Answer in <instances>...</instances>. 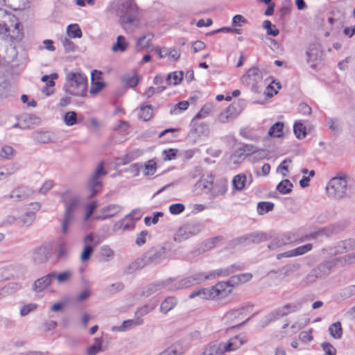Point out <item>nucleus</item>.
<instances>
[{
    "mask_svg": "<svg viewBox=\"0 0 355 355\" xmlns=\"http://www.w3.org/2000/svg\"><path fill=\"white\" fill-rule=\"evenodd\" d=\"M183 71H174L169 73L165 78L166 83L168 85H177L181 83L183 79Z\"/></svg>",
    "mask_w": 355,
    "mask_h": 355,
    "instance_id": "31",
    "label": "nucleus"
},
{
    "mask_svg": "<svg viewBox=\"0 0 355 355\" xmlns=\"http://www.w3.org/2000/svg\"><path fill=\"white\" fill-rule=\"evenodd\" d=\"M200 297L204 300H214L215 296L211 288H200Z\"/></svg>",
    "mask_w": 355,
    "mask_h": 355,
    "instance_id": "61",
    "label": "nucleus"
},
{
    "mask_svg": "<svg viewBox=\"0 0 355 355\" xmlns=\"http://www.w3.org/2000/svg\"><path fill=\"white\" fill-rule=\"evenodd\" d=\"M107 174L103 163H100L87 181V188L91 191L90 197H94L101 189L103 187L101 178Z\"/></svg>",
    "mask_w": 355,
    "mask_h": 355,
    "instance_id": "5",
    "label": "nucleus"
},
{
    "mask_svg": "<svg viewBox=\"0 0 355 355\" xmlns=\"http://www.w3.org/2000/svg\"><path fill=\"white\" fill-rule=\"evenodd\" d=\"M61 198L65 204V210L73 211L80 202V198L77 195L71 193L70 190H66L61 195Z\"/></svg>",
    "mask_w": 355,
    "mask_h": 355,
    "instance_id": "13",
    "label": "nucleus"
},
{
    "mask_svg": "<svg viewBox=\"0 0 355 355\" xmlns=\"http://www.w3.org/2000/svg\"><path fill=\"white\" fill-rule=\"evenodd\" d=\"M240 113L236 105L231 104L226 107L218 116V121L220 123H227L236 118Z\"/></svg>",
    "mask_w": 355,
    "mask_h": 355,
    "instance_id": "15",
    "label": "nucleus"
},
{
    "mask_svg": "<svg viewBox=\"0 0 355 355\" xmlns=\"http://www.w3.org/2000/svg\"><path fill=\"white\" fill-rule=\"evenodd\" d=\"M193 286L190 276L183 278L179 281L172 279L168 285V290L171 291H176L180 289L188 288Z\"/></svg>",
    "mask_w": 355,
    "mask_h": 355,
    "instance_id": "20",
    "label": "nucleus"
},
{
    "mask_svg": "<svg viewBox=\"0 0 355 355\" xmlns=\"http://www.w3.org/2000/svg\"><path fill=\"white\" fill-rule=\"evenodd\" d=\"M178 300L174 297H168L165 299L160 305V311L166 313L176 305Z\"/></svg>",
    "mask_w": 355,
    "mask_h": 355,
    "instance_id": "36",
    "label": "nucleus"
},
{
    "mask_svg": "<svg viewBox=\"0 0 355 355\" xmlns=\"http://www.w3.org/2000/svg\"><path fill=\"white\" fill-rule=\"evenodd\" d=\"M284 123L283 122H276L274 123L269 129L268 135L271 137L275 138H280L283 136V128H284Z\"/></svg>",
    "mask_w": 355,
    "mask_h": 355,
    "instance_id": "33",
    "label": "nucleus"
},
{
    "mask_svg": "<svg viewBox=\"0 0 355 355\" xmlns=\"http://www.w3.org/2000/svg\"><path fill=\"white\" fill-rule=\"evenodd\" d=\"M128 44L125 42V37L123 35H119L116 38V42L113 44L112 50L114 52H124Z\"/></svg>",
    "mask_w": 355,
    "mask_h": 355,
    "instance_id": "38",
    "label": "nucleus"
},
{
    "mask_svg": "<svg viewBox=\"0 0 355 355\" xmlns=\"http://www.w3.org/2000/svg\"><path fill=\"white\" fill-rule=\"evenodd\" d=\"M143 320L137 318L135 320H128L123 322L122 324L118 327H113L112 330H117L120 331H125L131 329L133 327L143 324Z\"/></svg>",
    "mask_w": 355,
    "mask_h": 355,
    "instance_id": "30",
    "label": "nucleus"
},
{
    "mask_svg": "<svg viewBox=\"0 0 355 355\" xmlns=\"http://www.w3.org/2000/svg\"><path fill=\"white\" fill-rule=\"evenodd\" d=\"M20 26L21 25L19 23H16L14 25V29L12 30V32H14L15 31H17V35H11L10 33L11 31H10V28L5 23H0V34H3L6 37H9L11 40H17L20 36V33H19Z\"/></svg>",
    "mask_w": 355,
    "mask_h": 355,
    "instance_id": "28",
    "label": "nucleus"
},
{
    "mask_svg": "<svg viewBox=\"0 0 355 355\" xmlns=\"http://www.w3.org/2000/svg\"><path fill=\"white\" fill-rule=\"evenodd\" d=\"M31 193V190L28 187H19L12 190L8 198L12 199L14 202H20L26 199Z\"/></svg>",
    "mask_w": 355,
    "mask_h": 355,
    "instance_id": "17",
    "label": "nucleus"
},
{
    "mask_svg": "<svg viewBox=\"0 0 355 355\" xmlns=\"http://www.w3.org/2000/svg\"><path fill=\"white\" fill-rule=\"evenodd\" d=\"M155 308V305L150 307L148 304H145L137 309L135 312V316L137 318L141 319V317L147 315L148 313L154 310Z\"/></svg>",
    "mask_w": 355,
    "mask_h": 355,
    "instance_id": "51",
    "label": "nucleus"
},
{
    "mask_svg": "<svg viewBox=\"0 0 355 355\" xmlns=\"http://www.w3.org/2000/svg\"><path fill=\"white\" fill-rule=\"evenodd\" d=\"M246 176L244 174H239L234 177L232 184L235 189L241 191L245 185Z\"/></svg>",
    "mask_w": 355,
    "mask_h": 355,
    "instance_id": "41",
    "label": "nucleus"
},
{
    "mask_svg": "<svg viewBox=\"0 0 355 355\" xmlns=\"http://www.w3.org/2000/svg\"><path fill=\"white\" fill-rule=\"evenodd\" d=\"M302 306V302L300 301H296L293 303L285 304L284 306L279 308L278 309L271 312L267 316L268 322H271L278 319L281 317H284L288 313L295 312Z\"/></svg>",
    "mask_w": 355,
    "mask_h": 355,
    "instance_id": "7",
    "label": "nucleus"
},
{
    "mask_svg": "<svg viewBox=\"0 0 355 355\" xmlns=\"http://www.w3.org/2000/svg\"><path fill=\"white\" fill-rule=\"evenodd\" d=\"M35 219V214L33 211H27L18 218V224L22 227H29Z\"/></svg>",
    "mask_w": 355,
    "mask_h": 355,
    "instance_id": "32",
    "label": "nucleus"
},
{
    "mask_svg": "<svg viewBox=\"0 0 355 355\" xmlns=\"http://www.w3.org/2000/svg\"><path fill=\"white\" fill-rule=\"evenodd\" d=\"M171 281L172 278H169L164 281L150 284L148 286L144 287L141 292L137 295L140 297H148L155 292L162 289L163 288H167L168 289V285Z\"/></svg>",
    "mask_w": 355,
    "mask_h": 355,
    "instance_id": "10",
    "label": "nucleus"
},
{
    "mask_svg": "<svg viewBox=\"0 0 355 355\" xmlns=\"http://www.w3.org/2000/svg\"><path fill=\"white\" fill-rule=\"evenodd\" d=\"M293 187L290 180H284L277 184V190L282 194H288L291 192Z\"/></svg>",
    "mask_w": 355,
    "mask_h": 355,
    "instance_id": "45",
    "label": "nucleus"
},
{
    "mask_svg": "<svg viewBox=\"0 0 355 355\" xmlns=\"http://www.w3.org/2000/svg\"><path fill=\"white\" fill-rule=\"evenodd\" d=\"M101 72L97 70H94L92 72V84L89 89V93L92 95H96L105 87L104 82L100 81Z\"/></svg>",
    "mask_w": 355,
    "mask_h": 355,
    "instance_id": "18",
    "label": "nucleus"
},
{
    "mask_svg": "<svg viewBox=\"0 0 355 355\" xmlns=\"http://www.w3.org/2000/svg\"><path fill=\"white\" fill-rule=\"evenodd\" d=\"M212 109H213V106L211 104L205 105L201 108L200 112L195 116L194 119H201V118L206 116L208 114H209L211 112Z\"/></svg>",
    "mask_w": 355,
    "mask_h": 355,
    "instance_id": "64",
    "label": "nucleus"
},
{
    "mask_svg": "<svg viewBox=\"0 0 355 355\" xmlns=\"http://www.w3.org/2000/svg\"><path fill=\"white\" fill-rule=\"evenodd\" d=\"M247 342V339L244 336H235L230 338L227 343H223V351L232 352L240 348Z\"/></svg>",
    "mask_w": 355,
    "mask_h": 355,
    "instance_id": "16",
    "label": "nucleus"
},
{
    "mask_svg": "<svg viewBox=\"0 0 355 355\" xmlns=\"http://www.w3.org/2000/svg\"><path fill=\"white\" fill-rule=\"evenodd\" d=\"M228 288L230 286H227L226 282H220L212 286L211 291H213L215 297L223 298L231 293V288L227 290Z\"/></svg>",
    "mask_w": 355,
    "mask_h": 355,
    "instance_id": "26",
    "label": "nucleus"
},
{
    "mask_svg": "<svg viewBox=\"0 0 355 355\" xmlns=\"http://www.w3.org/2000/svg\"><path fill=\"white\" fill-rule=\"evenodd\" d=\"M55 278V272H51L46 275L37 279L33 285V290L39 293L44 291L51 284L52 281Z\"/></svg>",
    "mask_w": 355,
    "mask_h": 355,
    "instance_id": "14",
    "label": "nucleus"
},
{
    "mask_svg": "<svg viewBox=\"0 0 355 355\" xmlns=\"http://www.w3.org/2000/svg\"><path fill=\"white\" fill-rule=\"evenodd\" d=\"M61 43L64 48L66 53L74 51L76 49L75 44L67 37L61 39Z\"/></svg>",
    "mask_w": 355,
    "mask_h": 355,
    "instance_id": "56",
    "label": "nucleus"
},
{
    "mask_svg": "<svg viewBox=\"0 0 355 355\" xmlns=\"http://www.w3.org/2000/svg\"><path fill=\"white\" fill-rule=\"evenodd\" d=\"M140 112L139 119L143 120L144 121H148L153 116V107L151 105H141L140 106Z\"/></svg>",
    "mask_w": 355,
    "mask_h": 355,
    "instance_id": "42",
    "label": "nucleus"
},
{
    "mask_svg": "<svg viewBox=\"0 0 355 355\" xmlns=\"http://www.w3.org/2000/svg\"><path fill=\"white\" fill-rule=\"evenodd\" d=\"M137 5L132 1L121 3L116 10L119 24L126 32H132L139 25V13Z\"/></svg>",
    "mask_w": 355,
    "mask_h": 355,
    "instance_id": "2",
    "label": "nucleus"
},
{
    "mask_svg": "<svg viewBox=\"0 0 355 355\" xmlns=\"http://www.w3.org/2000/svg\"><path fill=\"white\" fill-rule=\"evenodd\" d=\"M196 134L197 136H207L209 133V130L207 124L205 123H200L193 125V127L191 130V134Z\"/></svg>",
    "mask_w": 355,
    "mask_h": 355,
    "instance_id": "35",
    "label": "nucleus"
},
{
    "mask_svg": "<svg viewBox=\"0 0 355 355\" xmlns=\"http://www.w3.org/2000/svg\"><path fill=\"white\" fill-rule=\"evenodd\" d=\"M266 74V71L265 70L254 67L248 69L244 77H247L252 80V82L258 83L263 79Z\"/></svg>",
    "mask_w": 355,
    "mask_h": 355,
    "instance_id": "27",
    "label": "nucleus"
},
{
    "mask_svg": "<svg viewBox=\"0 0 355 355\" xmlns=\"http://www.w3.org/2000/svg\"><path fill=\"white\" fill-rule=\"evenodd\" d=\"M100 253L103 257L106 258L107 261L112 259L114 255V250L108 245H103L101 248Z\"/></svg>",
    "mask_w": 355,
    "mask_h": 355,
    "instance_id": "58",
    "label": "nucleus"
},
{
    "mask_svg": "<svg viewBox=\"0 0 355 355\" xmlns=\"http://www.w3.org/2000/svg\"><path fill=\"white\" fill-rule=\"evenodd\" d=\"M173 244L165 243L162 247H153L146 252L144 255L131 263L128 269L130 272L141 269L147 265L158 264L162 262L166 254L173 251Z\"/></svg>",
    "mask_w": 355,
    "mask_h": 355,
    "instance_id": "1",
    "label": "nucleus"
},
{
    "mask_svg": "<svg viewBox=\"0 0 355 355\" xmlns=\"http://www.w3.org/2000/svg\"><path fill=\"white\" fill-rule=\"evenodd\" d=\"M321 347L324 352V355H336V348L329 343L324 342L321 344Z\"/></svg>",
    "mask_w": 355,
    "mask_h": 355,
    "instance_id": "63",
    "label": "nucleus"
},
{
    "mask_svg": "<svg viewBox=\"0 0 355 355\" xmlns=\"http://www.w3.org/2000/svg\"><path fill=\"white\" fill-rule=\"evenodd\" d=\"M209 272H198L190 276L192 283L194 285L200 284L207 279H210Z\"/></svg>",
    "mask_w": 355,
    "mask_h": 355,
    "instance_id": "48",
    "label": "nucleus"
},
{
    "mask_svg": "<svg viewBox=\"0 0 355 355\" xmlns=\"http://www.w3.org/2000/svg\"><path fill=\"white\" fill-rule=\"evenodd\" d=\"M156 163L150 159L144 165L143 170L145 175H153L156 171Z\"/></svg>",
    "mask_w": 355,
    "mask_h": 355,
    "instance_id": "54",
    "label": "nucleus"
},
{
    "mask_svg": "<svg viewBox=\"0 0 355 355\" xmlns=\"http://www.w3.org/2000/svg\"><path fill=\"white\" fill-rule=\"evenodd\" d=\"M121 210V207L119 205L112 204L104 207L101 209V216H97L98 219L105 220L106 218L114 216Z\"/></svg>",
    "mask_w": 355,
    "mask_h": 355,
    "instance_id": "23",
    "label": "nucleus"
},
{
    "mask_svg": "<svg viewBox=\"0 0 355 355\" xmlns=\"http://www.w3.org/2000/svg\"><path fill=\"white\" fill-rule=\"evenodd\" d=\"M74 220L73 211L64 210V218L62 222V232L64 234H67L68 227Z\"/></svg>",
    "mask_w": 355,
    "mask_h": 355,
    "instance_id": "34",
    "label": "nucleus"
},
{
    "mask_svg": "<svg viewBox=\"0 0 355 355\" xmlns=\"http://www.w3.org/2000/svg\"><path fill=\"white\" fill-rule=\"evenodd\" d=\"M67 33L73 38H80L83 35L82 31L77 24H69L67 28Z\"/></svg>",
    "mask_w": 355,
    "mask_h": 355,
    "instance_id": "43",
    "label": "nucleus"
},
{
    "mask_svg": "<svg viewBox=\"0 0 355 355\" xmlns=\"http://www.w3.org/2000/svg\"><path fill=\"white\" fill-rule=\"evenodd\" d=\"M121 83L124 87H135L139 83V79L136 75L125 73L121 77Z\"/></svg>",
    "mask_w": 355,
    "mask_h": 355,
    "instance_id": "37",
    "label": "nucleus"
},
{
    "mask_svg": "<svg viewBox=\"0 0 355 355\" xmlns=\"http://www.w3.org/2000/svg\"><path fill=\"white\" fill-rule=\"evenodd\" d=\"M64 122L67 126H72L78 123L77 113L73 111H69L64 115Z\"/></svg>",
    "mask_w": 355,
    "mask_h": 355,
    "instance_id": "46",
    "label": "nucleus"
},
{
    "mask_svg": "<svg viewBox=\"0 0 355 355\" xmlns=\"http://www.w3.org/2000/svg\"><path fill=\"white\" fill-rule=\"evenodd\" d=\"M334 266L335 263L333 261H326L318 265L312 272L316 277H322L328 275Z\"/></svg>",
    "mask_w": 355,
    "mask_h": 355,
    "instance_id": "19",
    "label": "nucleus"
},
{
    "mask_svg": "<svg viewBox=\"0 0 355 355\" xmlns=\"http://www.w3.org/2000/svg\"><path fill=\"white\" fill-rule=\"evenodd\" d=\"M263 27L266 29L267 33L270 35L277 36L279 33L276 26L272 24L269 20H265L263 22Z\"/></svg>",
    "mask_w": 355,
    "mask_h": 355,
    "instance_id": "55",
    "label": "nucleus"
},
{
    "mask_svg": "<svg viewBox=\"0 0 355 355\" xmlns=\"http://www.w3.org/2000/svg\"><path fill=\"white\" fill-rule=\"evenodd\" d=\"M355 248V239H349L347 240L339 241L334 247L335 254H339L345 253L349 250Z\"/></svg>",
    "mask_w": 355,
    "mask_h": 355,
    "instance_id": "21",
    "label": "nucleus"
},
{
    "mask_svg": "<svg viewBox=\"0 0 355 355\" xmlns=\"http://www.w3.org/2000/svg\"><path fill=\"white\" fill-rule=\"evenodd\" d=\"M267 239L266 234L263 233L254 232L238 238L236 240L237 244L250 245L251 243H259Z\"/></svg>",
    "mask_w": 355,
    "mask_h": 355,
    "instance_id": "12",
    "label": "nucleus"
},
{
    "mask_svg": "<svg viewBox=\"0 0 355 355\" xmlns=\"http://www.w3.org/2000/svg\"><path fill=\"white\" fill-rule=\"evenodd\" d=\"M14 149L10 146H4L0 150V157L6 159H11L13 155Z\"/></svg>",
    "mask_w": 355,
    "mask_h": 355,
    "instance_id": "62",
    "label": "nucleus"
},
{
    "mask_svg": "<svg viewBox=\"0 0 355 355\" xmlns=\"http://www.w3.org/2000/svg\"><path fill=\"white\" fill-rule=\"evenodd\" d=\"M189 105V101H182L177 103L173 109L171 110L170 113L171 114H178L180 112L186 110Z\"/></svg>",
    "mask_w": 355,
    "mask_h": 355,
    "instance_id": "52",
    "label": "nucleus"
},
{
    "mask_svg": "<svg viewBox=\"0 0 355 355\" xmlns=\"http://www.w3.org/2000/svg\"><path fill=\"white\" fill-rule=\"evenodd\" d=\"M244 310V306L232 309L225 314L224 320H225L227 322L234 321L235 319L238 318L241 315L243 314V311Z\"/></svg>",
    "mask_w": 355,
    "mask_h": 355,
    "instance_id": "39",
    "label": "nucleus"
},
{
    "mask_svg": "<svg viewBox=\"0 0 355 355\" xmlns=\"http://www.w3.org/2000/svg\"><path fill=\"white\" fill-rule=\"evenodd\" d=\"M256 148L252 144H245L238 150L241 155H249L255 152Z\"/></svg>",
    "mask_w": 355,
    "mask_h": 355,
    "instance_id": "60",
    "label": "nucleus"
},
{
    "mask_svg": "<svg viewBox=\"0 0 355 355\" xmlns=\"http://www.w3.org/2000/svg\"><path fill=\"white\" fill-rule=\"evenodd\" d=\"M200 231L198 224L187 223L180 227L174 235V241L180 243L198 234Z\"/></svg>",
    "mask_w": 355,
    "mask_h": 355,
    "instance_id": "6",
    "label": "nucleus"
},
{
    "mask_svg": "<svg viewBox=\"0 0 355 355\" xmlns=\"http://www.w3.org/2000/svg\"><path fill=\"white\" fill-rule=\"evenodd\" d=\"M307 62L311 64V67H313V64L321 57V50L318 45L315 44H311L306 51Z\"/></svg>",
    "mask_w": 355,
    "mask_h": 355,
    "instance_id": "22",
    "label": "nucleus"
},
{
    "mask_svg": "<svg viewBox=\"0 0 355 355\" xmlns=\"http://www.w3.org/2000/svg\"><path fill=\"white\" fill-rule=\"evenodd\" d=\"M154 35L150 33H147L139 37L136 42V51H139L141 49L148 47Z\"/></svg>",
    "mask_w": 355,
    "mask_h": 355,
    "instance_id": "29",
    "label": "nucleus"
},
{
    "mask_svg": "<svg viewBox=\"0 0 355 355\" xmlns=\"http://www.w3.org/2000/svg\"><path fill=\"white\" fill-rule=\"evenodd\" d=\"M312 247H313L312 244L307 243L306 245L300 246V247H298L297 248L293 249V250L294 256L297 257V256H300V255L304 254L305 253H306V252H309L310 250H311Z\"/></svg>",
    "mask_w": 355,
    "mask_h": 355,
    "instance_id": "57",
    "label": "nucleus"
},
{
    "mask_svg": "<svg viewBox=\"0 0 355 355\" xmlns=\"http://www.w3.org/2000/svg\"><path fill=\"white\" fill-rule=\"evenodd\" d=\"M293 131L298 139L304 138L306 135V127L301 122H295L294 123Z\"/></svg>",
    "mask_w": 355,
    "mask_h": 355,
    "instance_id": "49",
    "label": "nucleus"
},
{
    "mask_svg": "<svg viewBox=\"0 0 355 355\" xmlns=\"http://www.w3.org/2000/svg\"><path fill=\"white\" fill-rule=\"evenodd\" d=\"M224 353L223 343L216 341L207 345L201 355H223Z\"/></svg>",
    "mask_w": 355,
    "mask_h": 355,
    "instance_id": "24",
    "label": "nucleus"
},
{
    "mask_svg": "<svg viewBox=\"0 0 355 355\" xmlns=\"http://www.w3.org/2000/svg\"><path fill=\"white\" fill-rule=\"evenodd\" d=\"M66 80L64 89L67 93L76 96H85L87 78L84 74L79 72H69L67 73Z\"/></svg>",
    "mask_w": 355,
    "mask_h": 355,
    "instance_id": "3",
    "label": "nucleus"
},
{
    "mask_svg": "<svg viewBox=\"0 0 355 355\" xmlns=\"http://www.w3.org/2000/svg\"><path fill=\"white\" fill-rule=\"evenodd\" d=\"M83 243L84 248L80 254V260L83 262H85L90 259L91 255L94 252V248L95 246L98 245L99 241L96 240L93 234H89L84 237Z\"/></svg>",
    "mask_w": 355,
    "mask_h": 355,
    "instance_id": "9",
    "label": "nucleus"
},
{
    "mask_svg": "<svg viewBox=\"0 0 355 355\" xmlns=\"http://www.w3.org/2000/svg\"><path fill=\"white\" fill-rule=\"evenodd\" d=\"M339 295L343 299H347L355 295V285L343 288L340 291Z\"/></svg>",
    "mask_w": 355,
    "mask_h": 355,
    "instance_id": "53",
    "label": "nucleus"
},
{
    "mask_svg": "<svg viewBox=\"0 0 355 355\" xmlns=\"http://www.w3.org/2000/svg\"><path fill=\"white\" fill-rule=\"evenodd\" d=\"M54 137L53 132L51 131H35L32 134V138L40 144H47L52 141Z\"/></svg>",
    "mask_w": 355,
    "mask_h": 355,
    "instance_id": "25",
    "label": "nucleus"
},
{
    "mask_svg": "<svg viewBox=\"0 0 355 355\" xmlns=\"http://www.w3.org/2000/svg\"><path fill=\"white\" fill-rule=\"evenodd\" d=\"M330 335L336 339L340 338L343 334V329L340 322H335L329 327Z\"/></svg>",
    "mask_w": 355,
    "mask_h": 355,
    "instance_id": "44",
    "label": "nucleus"
},
{
    "mask_svg": "<svg viewBox=\"0 0 355 355\" xmlns=\"http://www.w3.org/2000/svg\"><path fill=\"white\" fill-rule=\"evenodd\" d=\"M275 205L271 202H259L257 205V212L260 215L266 214L274 209Z\"/></svg>",
    "mask_w": 355,
    "mask_h": 355,
    "instance_id": "47",
    "label": "nucleus"
},
{
    "mask_svg": "<svg viewBox=\"0 0 355 355\" xmlns=\"http://www.w3.org/2000/svg\"><path fill=\"white\" fill-rule=\"evenodd\" d=\"M52 248L49 244L44 243L33 250L32 260L35 264L46 263L51 257Z\"/></svg>",
    "mask_w": 355,
    "mask_h": 355,
    "instance_id": "8",
    "label": "nucleus"
},
{
    "mask_svg": "<svg viewBox=\"0 0 355 355\" xmlns=\"http://www.w3.org/2000/svg\"><path fill=\"white\" fill-rule=\"evenodd\" d=\"M352 181L347 176L335 177L328 182L326 189L329 197L341 199L349 195Z\"/></svg>",
    "mask_w": 355,
    "mask_h": 355,
    "instance_id": "4",
    "label": "nucleus"
},
{
    "mask_svg": "<svg viewBox=\"0 0 355 355\" xmlns=\"http://www.w3.org/2000/svg\"><path fill=\"white\" fill-rule=\"evenodd\" d=\"M102 338H96L94 345L87 349V355H96L102 349Z\"/></svg>",
    "mask_w": 355,
    "mask_h": 355,
    "instance_id": "40",
    "label": "nucleus"
},
{
    "mask_svg": "<svg viewBox=\"0 0 355 355\" xmlns=\"http://www.w3.org/2000/svg\"><path fill=\"white\" fill-rule=\"evenodd\" d=\"M243 269H244L243 264L234 263V264H232L231 266H227L225 268L217 269V270L209 272V277L210 278V279H214L218 278L220 277H227L237 270H241Z\"/></svg>",
    "mask_w": 355,
    "mask_h": 355,
    "instance_id": "11",
    "label": "nucleus"
},
{
    "mask_svg": "<svg viewBox=\"0 0 355 355\" xmlns=\"http://www.w3.org/2000/svg\"><path fill=\"white\" fill-rule=\"evenodd\" d=\"M73 275V272L71 270H66L59 274L55 272V278L58 283L64 284L68 282Z\"/></svg>",
    "mask_w": 355,
    "mask_h": 355,
    "instance_id": "50",
    "label": "nucleus"
},
{
    "mask_svg": "<svg viewBox=\"0 0 355 355\" xmlns=\"http://www.w3.org/2000/svg\"><path fill=\"white\" fill-rule=\"evenodd\" d=\"M332 14L336 18V21H338L342 26L345 23L346 13L343 10L336 9L332 12Z\"/></svg>",
    "mask_w": 355,
    "mask_h": 355,
    "instance_id": "59",
    "label": "nucleus"
}]
</instances>
